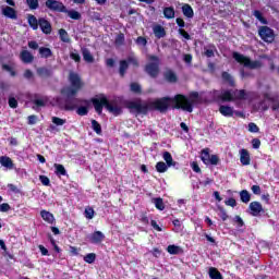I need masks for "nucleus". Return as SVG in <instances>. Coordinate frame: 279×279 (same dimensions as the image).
I'll list each match as a JSON object with an SVG mask.
<instances>
[{"mask_svg":"<svg viewBox=\"0 0 279 279\" xmlns=\"http://www.w3.org/2000/svg\"><path fill=\"white\" fill-rule=\"evenodd\" d=\"M124 41H125V36L123 34H120L117 36L116 45H123Z\"/></svg>","mask_w":279,"mask_h":279,"instance_id":"58","label":"nucleus"},{"mask_svg":"<svg viewBox=\"0 0 279 279\" xmlns=\"http://www.w3.org/2000/svg\"><path fill=\"white\" fill-rule=\"evenodd\" d=\"M2 15L5 16V19H11L12 21H16L19 19V15L16 14V10L12 7H2L1 8Z\"/></svg>","mask_w":279,"mask_h":279,"instance_id":"14","label":"nucleus"},{"mask_svg":"<svg viewBox=\"0 0 279 279\" xmlns=\"http://www.w3.org/2000/svg\"><path fill=\"white\" fill-rule=\"evenodd\" d=\"M267 101H274V98H271L269 94L264 95V100L259 102V110L265 111L269 109V104H267Z\"/></svg>","mask_w":279,"mask_h":279,"instance_id":"25","label":"nucleus"},{"mask_svg":"<svg viewBox=\"0 0 279 279\" xmlns=\"http://www.w3.org/2000/svg\"><path fill=\"white\" fill-rule=\"evenodd\" d=\"M83 60H85V62H88V63L95 62V58L90 53L89 49H86V48L83 49Z\"/></svg>","mask_w":279,"mask_h":279,"instance_id":"32","label":"nucleus"},{"mask_svg":"<svg viewBox=\"0 0 279 279\" xmlns=\"http://www.w3.org/2000/svg\"><path fill=\"white\" fill-rule=\"evenodd\" d=\"M104 239H106V235L101 231H95L94 233L87 235L89 243H94L95 245L101 243Z\"/></svg>","mask_w":279,"mask_h":279,"instance_id":"13","label":"nucleus"},{"mask_svg":"<svg viewBox=\"0 0 279 279\" xmlns=\"http://www.w3.org/2000/svg\"><path fill=\"white\" fill-rule=\"evenodd\" d=\"M209 278L211 279H223V277L221 276V272H219V270H217V268H209Z\"/></svg>","mask_w":279,"mask_h":279,"instance_id":"39","label":"nucleus"},{"mask_svg":"<svg viewBox=\"0 0 279 279\" xmlns=\"http://www.w3.org/2000/svg\"><path fill=\"white\" fill-rule=\"evenodd\" d=\"M174 226V232H182V222L179 219L172 221Z\"/></svg>","mask_w":279,"mask_h":279,"instance_id":"54","label":"nucleus"},{"mask_svg":"<svg viewBox=\"0 0 279 279\" xmlns=\"http://www.w3.org/2000/svg\"><path fill=\"white\" fill-rule=\"evenodd\" d=\"M258 34L262 40H264L265 43H274V29L269 28L268 26H262L258 31Z\"/></svg>","mask_w":279,"mask_h":279,"instance_id":"8","label":"nucleus"},{"mask_svg":"<svg viewBox=\"0 0 279 279\" xmlns=\"http://www.w3.org/2000/svg\"><path fill=\"white\" fill-rule=\"evenodd\" d=\"M9 106L10 108H17L19 107V101L14 97L9 98Z\"/></svg>","mask_w":279,"mask_h":279,"instance_id":"57","label":"nucleus"},{"mask_svg":"<svg viewBox=\"0 0 279 279\" xmlns=\"http://www.w3.org/2000/svg\"><path fill=\"white\" fill-rule=\"evenodd\" d=\"M46 8H48V10H50V12H64L66 9L64 3H62L58 0H47Z\"/></svg>","mask_w":279,"mask_h":279,"instance_id":"9","label":"nucleus"},{"mask_svg":"<svg viewBox=\"0 0 279 279\" xmlns=\"http://www.w3.org/2000/svg\"><path fill=\"white\" fill-rule=\"evenodd\" d=\"M69 82L71 87L62 89V95H69V97H71V95H77L80 88H82V78L80 77V74L70 72Z\"/></svg>","mask_w":279,"mask_h":279,"instance_id":"4","label":"nucleus"},{"mask_svg":"<svg viewBox=\"0 0 279 279\" xmlns=\"http://www.w3.org/2000/svg\"><path fill=\"white\" fill-rule=\"evenodd\" d=\"M37 74L40 77H51V75H53V71H51V69L49 68H38Z\"/></svg>","mask_w":279,"mask_h":279,"instance_id":"28","label":"nucleus"},{"mask_svg":"<svg viewBox=\"0 0 279 279\" xmlns=\"http://www.w3.org/2000/svg\"><path fill=\"white\" fill-rule=\"evenodd\" d=\"M250 215L258 217L263 213V205L258 202H252L248 206Z\"/></svg>","mask_w":279,"mask_h":279,"instance_id":"15","label":"nucleus"},{"mask_svg":"<svg viewBox=\"0 0 279 279\" xmlns=\"http://www.w3.org/2000/svg\"><path fill=\"white\" fill-rule=\"evenodd\" d=\"M150 63L146 65V73L150 75V77H156L159 73V64H160V59L156 56H150L149 57Z\"/></svg>","mask_w":279,"mask_h":279,"instance_id":"7","label":"nucleus"},{"mask_svg":"<svg viewBox=\"0 0 279 279\" xmlns=\"http://www.w3.org/2000/svg\"><path fill=\"white\" fill-rule=\"evenodd\" d=\"M56 101L61 110H75V108H78L80 106H88V100L75 98V95H66L65 100H63L62 97H57Z\"/></svg>","mask_w":279,"mask_h":279,"instance_id":"2","label":"nucleus"},{"mask_svg":"<svg viewBox=\"0 0 279 279\" xmlns=\"http://www.w3.org/2000/svg\"><path fill=\"white\" fill-rule=\"evenodd\" d=\"M234 221L235 223H238V228H243V226H245V222H243V218H241L240 216H235Z\"/></svg>","mask_w":279,"mask_h":279,"instance_id":"59","label":"nucleus"},{"mask_svg":"<svg viewBox=\"0 0 279 279\" xmlns=\"http://www.w3.org/2000/svg\"><path fill=\"white\" fill-rule=\"evenodd\" d=\"M179 34H180L183 38H185V40H191V35H189L187 32L184 31L183 28H180V29H179Z\"/></svg>","mask_w":279,"mask_h":279,"instance_id":"61","label":"nucleus"},{"mask_svg":"<svg viewBox=\"0 0 279 279\" xmlns=\"http://www.w3.org/2000/svg\"><path fill=\"white\" fill-rule=\"evenodd\" d=\"M40 217L47 223H53L56 221V217H53V214H51L50 211H47V210H41Z\"/></svg>","mask_w":279,"mask_h":279,"instance_id":"22","label":"nucleus"},{"mask_svg":"<svg viewBox=\"0 0 279 279\" xmlns=\"http://www.w3.org/2000/svg\"><path fill=\"white\" fill-rule=\"evenodd\" d=\"M226 206H231V208H234L236 206V199L229 198L225 202Z\"/></svg>","mask_w":279,"mask_h":279,"instance_id":"60","label":"nucleus"},{"mask_svg":"<svg viewBox=\"0 0 279 279\" xmlns=\"http://www.w3.org/2000/svg\"><path fill=\"white\" fill-rule=\"evenodd\" d=\"M39 181L44 186H49V184H51V181L47 175H39Z\"/></svg>","mask_w":279,"mask_h":279,"instance_id":"55","label":"nucleus"},{"mask_svg":"<svg viewBox=\"0 0 279 279\" xmlns=\"http://www.w3.org/2000/svg\"><path fill=\"white\" fill-rule=\"evenodd\" d=\"M216 51H217V49L215 47L205 48L204 54L206 56V58H215Z\"/></svg>","mask_w":279,"mask_h":279,"instance_id":"48","label":"nucleus"},{"mask_svg":"<svg viewBox=\"0 0 279 279\" xmlns=\"http://www.w3.org/2000/svg\"><path fill=\"white\" fill-rule=\"evenodd\" d=\"M52 123L57 126L64 125L66 123V119H61L58 117H52Z\"/></svg>","mask_w":279,"mask_h":279,"instance_id":"51","label":"nucleus"},{"mask_svg":"<svg viewBox=\"0 0 279 279\" xmlns=\"http://www.w3.org/2000/svg\"><path fill=\"white\" fill-rule=\"evenodd\" d=\"M64 14H66L70 19H72L73 21H80V19H82V14L75 10H68L65 8V11H63Z\"/></svg>","mask_w":279,"mask_h":279,"instance_id":"27","label":"nucleus"},{"mask_svg":"<svg viewBox=\"0 0 279 279\" xmlns=\"http://www.w3.org/2000/svg\"><path fill=\"white\" fill-rule=\"evenodd\" d=\"M0 165L5 167V169H14V162H12V159L8 156L0 157Z\"/></svg>","mask_w":279,"mask_h":279,"instance_id":"23","label":"nucleus"},{"mask_svg":"<svg viewBox=\"0 0 279 279\" xmlns=\"http://www.w3.org/2000/svg\"><path fill=\"white\" fill-rule=\"evenodd\" d=\"M240 162L243 167H247L250 162H252V158L250 157V151L247 149L242 148L240 150Z\"/></svg>","mask_w":279,"mask_h":279,"instance_id":"16","label":"nucleus"},{"mask_svg":"<svg viewBox=\"0 0 279 279\" xmlns=\"http://www.w3.org/2000/svg\"><path fill=\"white\" fill-rule=\"evenodd\" d=\"M3 71H7L10 73L11 77H14L16 75V72L14 71V63L11 64H2Z\"/></svg>","mask_w":279,"mask_h":279,"instance_id":"40","label":"nucleus"},{"mask_svg":"<svg viewBox=\"0 0 279 279\" xmlns=\"http://www.w3.org/2000/svg\"><path fill=\"white\" fill-rule=\"evenodd\" d=\"M47 101H49V99L47 98V96H41L38 98H35L33 100V104L35 105L33 108L34 110H38V108H45V106H47Z\"/></svg>","mask_w":279,"mask_h":279,"instance_id":"20","label":"nucleus"},{"mask_svg":"<svg viewBox=\"0 0 279 279\" xmlns=\"http://www.w3.org/2000/svg\"><path fill=\"white\" fill-rule=\"evenodd\" d=\"M153 32L156 38H165V36H167L165 27H162L160 24L153 26Z\"/></svg>","mask_w":279,"mask_h":279,"instance_id":"21","label":"nucleus"},{"mask_svg":"<svg viewBox=\"0 0 279 279\" xmlns=\"http://www.w3.org/2000/svg\"><path fill=\"white\" fill-rule=\"evenodd\" d=\"M136 45H138L140 47H145L147 45V39L145 37H137L136 39Z\"/></svg>","mask_w":279,"mask_h":279,"instance_id":"56","label":"nucleus"},{"mask_svg":"<svg viewBox=\"0 0 279 279\" xmlns=\"http://www.w3.org/2000/svg\"><path fill=\"white\" fill-rule=\"evenodd\" d=\"M92 128H93L94 132H96V134H101V124H99V122H97V120L92 121Z\"/></svg>","mask_w":279,"mask_h":279,"instance_id":"50","label":"nucleus"},{"mask_svg":"<svg viewBox=\"0 0 279 279\" xmlns=\"http://www.w3.org/2000/svg\"><path fill=\"white\" fill-rule=\"evenodd\" d=\"M151 203L155 205V208H157V210H163L165 209V202L162 201V198H160V197L153 198Z\"/></svg>","mask_w":279,"mask_h":279,"instance_id":"35","label":"nucleus"},{"mask_svg":"<svg viewBox=\"0 0 279 279\" xmlns=\"http://www.w3.org/2000/svg\"><path fill=\"white\" fill-rule=\"evenodd\" d=\"M54 169H56L54 173L57 175H66V169L64 168V166L60 163H54Z\"/></svg>","mask_w":279,"mask_h":279,"instance_id":"41","label":"nucleus"},{"mask_svg":"<svg viewBox=\"0 0 279 279\" xmlns=\"http://www.w3.org/2000/svg\"><path fill=\"white\" fill-rule=\"evenodd\" d=\"M20 59L22 62H24V64H32V62H34V56L32 52H29V50H23L20 53Z\"/></svg>","mask_w":279,"mask_h":279,"instance_id":"19","label":"nucleus"},{"mask_svg":"<svg viewBox=\"0 0 279 279\" xmlns=\"http://www.w3.org/2000/svg\"><path fill=\"white\" fill-rule=\"evenodd\" d=\"M80 107L76 110V114L80 117H86L88 114V104L87 105H78Z\"/></svg>","mask_w":279,"mask_h":279,"instance_id":"38","label":"nucleus"},{"mask_svg":"<svg viewBox=\"0 0 279 279\" xmlns=\"http://www.w3.org/2000/svg\"><path fill=\"white\" fill-rule=\"evenodd\" d=\"M253 149H258L260 147V140L253 138L252 140Z\"/></svg>","mask_w":279,"mask_h":279,"instance_id":"63","label":"nucleus"},{"mask_svg":"<svg viewBox=\"0 0 279 279\" xmlns=\"http://www.w3.org/2000/svg\"><path fill=\"white\" fill-rule=\"evenodd\" d=\"M59 38L62 43H71V38L69 37V33L63 28L59 29Z\"/></svg>","mask_w":279,"mask_h":279,"instance_id":"34","label":"nucleus"},{"mask_svg":"<svg viewBox=\"0 0 279 279\" xmlns=\"http://www.w3.org/2000/svg\"><path fill=\"white\" fill-rule=\"evenodd\" d=\"M222 80L223 82H227L229 86H234V78L232 77V75H230V73L222 72Z\"/></svg>","mask_w":279,"mask_h":279,"instance_id":"37","label":"nucleus"},{"mask_svg":"<svg viewBox=\"0 0 279 279\" xmlns=\"http://www.w3.org/2000/svg\"><path fill=\"white\" fill-rule=\"evenodd\" d=\"M167 252L168 254H180L182 252V248L180 246H175V245H169L167 247Z\"/></svg>","mask_w":279,"mask_h":279,"instance_id":"43","label":"nucleus"},{"mask_svg":"<svg viewBox=\"0 0 279 279\" xmlns=\"http://www.w3.org/2000/svg\"><path fill=\"white\" fill-rule=\"evenodd\" d=\"M248 132H251L252 134H258V132H260V129L258 128V125H256V123L251 122L248 123Z\"/></svg>","mask_w":279,"mask_h":279,"instance_id":"49","label":"nucleus"},{"mask_svg":"<svg viewBox=\"0 0 279 279\" xmlns=\"http://www.w3.org/2000/svg\"><path fill=\"white\" fill-rule=\"evenodd\" d=\"M233 60L238 61L239 64L244 65L246 69H260L263 63L260 61H253L248 57H245L239 52H233Z\"/></svg>","mask_w":279,"mask_h":279,"instance_id":"5","label":"nucleus"},{"mask_svg":"<svg viewBox=\"0 0 279 279\" xmlns=\"http://www.w3.org/2000/svg\"><path fill=\"white\" fill-rule=\"evenodd\" d=\"M168 169L169 166L165 163V161H159L156 163V171H158V173H167Z\"/></svg>","mask_w":279,"mask_h":279,"instance_id":"33","label":"nucleus"},{"mask_svg":"<svg viewBox=\"0 0 279 279\" xmlns=\"http://www.w3.org/2000/svg\"><path fill=\"white\" fill-rule=\"evenodd\" d=\"M163 16L168 20L175 19V9L173 7H166L163 9Z\"/></svg>","mask_w":279,"mask_h":279,"instance_id":"30","label":"nucleus"},{"mask_svg":"<svg viewBox=\"0 0 279 279\" xmlns=\"http://www.w3.org/2000/svg\"><path fill=\"white\" fill-rule=\"evenodd\" d=\"M165 78L167 82H178V76H175V73L173 71H167L165 73Z\"/></svg>","mask_w":279,"mask_h":279,"instance_id":"42","label":"nucleus"},{"mask_svg":"<svg viewBox=\"0 0 279 279\" xmlns=\"http://www.w3.org/2000/svg\"><path fill=\"white\" fill-rule=\"evenodd\" d=\"M201 160L204 162V165H213V166L219 165V156L210 155L209 148H204L202 150Z\"/></svg>","mask_w":279,"mask_h":279,"instance_id":"6","label":"nucleus"},{"mask_svg":"<svg viewBox=\"0 0 279 279\" xmlns=\"http://www.w3.org/2000/svg\"><path fill=\"white\" fill-rule=\"evenodd\" d=\"M39 27L44 34H51V23L45 17L39 19Z\"/></svg>","mask_w":279,"mask_h":279,"instance_id":"18","label":"nucleus"},{"mask_svg":"<svg viewBox=\"0 0 279 279\" xmlns=\"http://www.w3.org/2000/svg\"><path fill=\"white\" fill-rule=\"evenodd\" d=\"M70 58L74 60V62H80L82 60V57L80 56L77 50H73L72 52H70Z\"/></svg>","mask_w":279,"mask_h":279,"instance_id":"53","label":"nucleus"},{"mask_svg":"<svg viewBox=\"0 0 279 279\" xmlns=\"http://www.w3.org/2000/svg\"><path fill=\"white\" fill-rule=\"evenodd\" d=\"M10 210V204L3 203L0 205V213H8Z\"/></svg>","mask_w":279,"mask_h":279,"instance_id":"62","label":"nucleus"},{"mask_svg":"<svg viewBox=\"0 0 279 279\" xmlns=\"http://www.w3.org/2000/svg\"><path fill=\"white\" fill-rule=\"evenodd\" d=\"M106 109L111 112V114H114L116 117H118V114H121L122 109L121 106L117 105L116 102H109L107 100V107Z\"/></svg>","mask_w":279,"mask_h":279,"instance_id":"17","label":"nucleus"},{"mask_svg":"<svg viewBox=\"0 0 279 279\" xmlns=\"http://www.w3.org/2000/svg\"><path fill=\"white\" fill-rule=\"evenodd\" d=\"M219 112L222 114V117H234L236 114L238 117H241V112L234 111V108L226 105H221L219 107Z\"/></svg>","mask_w":279,"mask_h":279,"instance_id":"12","label":"nucleus"},{"mask_svg":"<svg viewBox=\"0 0 279 279\" xmlns=\"http://www.w3.org/2000/svg\"><path fill=\"white\" fill-rule=\"evenodd\" d=\"M215 97H218L221 101H242L243 99H247V94L244 89H223L220 94L219 92H215Z\"/></svg>","mask_w":279,"mask_h":279,"instance_id":"3","label":"nucleus"},{"mask_svg":"<svg viewBox=\"0 0 279 279\" xmlns=\"http://www.w3.org/2000/svg\"><path fill=\"white\" fill-rule=\"evenodd\" d=\"M182 13L186 16V19H193L195 16V13L193 12V8L191 4H184L182 7Z\"/></svg>","mask_w":279,"mask_h":279,"instance_id":"29","label":"nucleus"},{"mask_svg":"<svg viewBox=\"0 0 279 279\" xmlns=\"http://www.w3.org/2000/svg\"><path fill=\"white\" fill-rule=\"evenodd\" d=\"M240 199L243 202V204H250V201L252 199V195L247 190H243L240 192Z\"/></svg>","mask_w":279,"mask_h":279,"instance_id":"31","label":"nucleus"},{"mask_svg":"<svg viewBox=\"0 0 279 279\" xmlns=\"http://www.w3.org/2000/svg\"><path fill=\"white\" fill-rule=\"evenodd\" d=\"M162 158L168 167H175V165H178V162L173 161V156H171L169 151H165Z\"/></svg>","mask_w":279,"mask_h":279,"instance_id":"26","label":"nucleus"},{"mask_svg":"<svg viewBox=\"0 0 279 279\" xmlns=\"http://www.w3.org/2000/svg\"><path fill=\"white\" fill-rule=\"evenodd\" d=\"M84 215L86 219H93L95 217V209L93 207H86Z\"/></svg>","mask_w":279,"mask_h":279,"instance_id":"47","label":"nucleus"},{"mask_svg":"<svg viewBox=\"0 0 279 279\" xmlns=\"http://www.w3.org/2000/svg\"><path fill=\"white\" fill-rule=\"evenodd\" d=\"M202 104L199 94L193 92L189 97L178 94L174 97H163L149 102V108L154 110H159V112H165L171 106L177 110H183L184 112H193V106Z\"/></svg>","mask_w":279,"mask_h":279,"instance_id":"1","label":"nucleus"},{"mask_svg":"<svg viewBox=\"0 0 279 279\" xmlns=\"http://www.w3.org/2000/svg\"><path fill=\"white\" fill-rule=\"evenodd\" d=\"M93 106L98 114H101L104 112V106L107 108L108 106V98L106 96H102L100 98H94L92 99Z\"/></svg>","mask_w":279,"mask_h":279,"instance_id":"10","label":"nucleus"},{"mask_svg":"<svg viewBox=\"0 0 279 279\" xmlns=\"http://www.w3.org/2000/svg\"><path fill=\"white\" fill-rule=\"evenodd\" d=\"M29 10H38V0H26Z\"/></svg>","mask_w":279,"mask_h":279,"instance_id":"52","label":"nucleus"},{"mask_svg":"<svg viewBox=\"0 0 279 279\" xmlns=\"http://www.w3.org/2000/svg\"><path fill=\"white\" fill-rule=\"evenodd\" d=\"M97 258V255L95 253H88L84 256L85 263H88V265H93Z\"/></svg>","mask_w":279,"mask_h":279,"instance_id":"45","label":"nucleus"},{"mask_svg":"<svg viewBox=\"0 0 279 279\" xmlns=\"http://www.w3.org/2000/svg\"><path fill=\"white\" fill-rule=\"evenodd\" d=\"M128 108L130 110H135V112H140L141 114H147L148 110L147 105L141 101H131L128 104Z\"/></svg>","mask_w":279,"mask_h":279,"instance_id":"11","label":"nucleus"},{"mask_svg":"<svg viewBox=\"0 0 279 279\" xmlns=\"http://www.w3.org/2000/svg\"><path fill=\"white\" fill-rule=\"evenodd\" d=\"M39 54L41 58H51V56H53V52L49 48L40 47Z\"/></svg>","mask_w":279,"mask_h":279,"instance_id":"36","label":"nucleus"},{"mask_svg":"<svg viewBox=\"0 0 279 279\" xmlns=\"http://www.w3.org/2000/svg\"><path fill=\"white\" fill-rule=\"evenodd\" d=\"M27 23H28L29 27H32V29H34V31L38 29L39 20L36 19L35 15L28 14L27 15Z\"/></svg>","mask_w":279,"mask_h":279,"instance_id":"24","label":"nucleus"},{"mask_svg":"<svg viewBox=\"0 0 279 279\" xmlns=\"http://www.w3.org/2000/svg\"><path fill=\"white\" fill-rule=\"evenodd\" d=\"M128 68H129L128 61H125V60L120 61L119 73H120L121 77H123V75H125V71H128Z\"/></svg>","mask_w":279,"mask_h":279,"instance_id":"44","label":"nucleus"},{"mask_svg":"<svg viewBox=\"0 0 279 279\" xmlns=\"http://www.w3.org/2000/svg\"><path fill=\"white\" fill-rule=\"evenodd\" d=\"M131 90L133 93H138L141 90V85H138L137 83H132L131 84Z\"/></svg>","mask_w":279,"mask_h":279,"instance_id":"64","label":"nucleus"},{"mask_svg":"<svg viewBox=\"0 0 279 279\" xmlns=\"http://www.w3.org/2000/svg\"><path fill=\"white\" fill-rule=\"evenodd\" d=\"M253 16H255V19H257V21H260L263 25H267V21L265 17H263V13H260V11L255 10L253 12Z\"/></svg>","mask_w":279,"mask_h":279,"instance_id":"46","label":"nucleus"}]
</instances>
